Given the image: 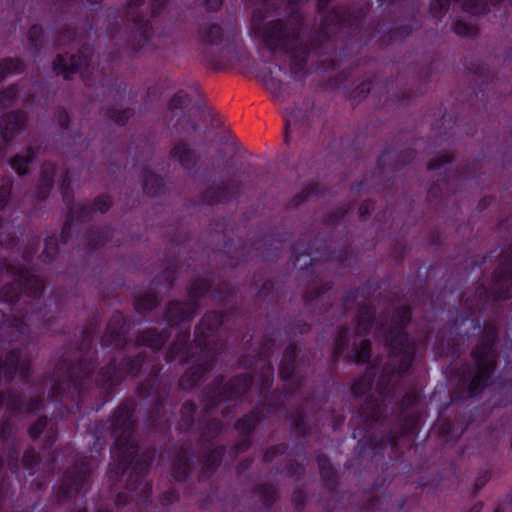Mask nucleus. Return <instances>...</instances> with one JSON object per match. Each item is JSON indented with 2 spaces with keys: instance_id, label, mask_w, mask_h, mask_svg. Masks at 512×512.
<instances>
[{
  "instance_id": "nucleus-1",
  "label": "nucleus",
  "mask_w": 512,
  "mask_h": 512,
  "mask_svg": "<svg viewBox=\"0 0 512 512\" xmlns=\"http://www.w3.org/2000/svg\"><path fill=\"white\" fill-rule=\"evenodd\" d=\"M331 2L316 0L320 24L308 34L303 33L305 22L299 12H294L290 19L266 21L261 10L252 13L250 33L271 56H287L291 74L298 76L306 73L308 62L313 57H331L338 51L345 55L347 51L359 49L373 40L380 49H385L404 41L417 25L415 20L384 29L380 23L366 24L371 1L353 9L346 5L330 7Z\"/></svg>"
},
{
  "instance_id": "nucleus-2",
  "label": "nucleus",
  "mask_w": 512,
  "mask_h": 512,
  "mask_svg": "<svg viewBox=\"0 0 512 512\" xmlns=\"http://www.w3.org/2000/svg\"><path fill=\"white\" fill-rule=\"evenodd\" d=\"M99 328L98 318H91L72 355L65 353L55 365V383L48 391V399L63 405L69 414L100 411L126 378L140 374L147 360L145 350L126 355L120 361L111 358L94 375L99 359L95 345Z\"/></svg>"
},
{
  "instance_id": "nucleus-3",
  "label": "nucleus",
  "mask_w": 512,
  "mask_h": 512,
  "mask_svg": "<svg viewBox=\"0 0 512 512\" xmlns=\"http://www.w3.org/2000/svg\"><path fill=\"white\" fill-rule=\"evenodd\" d=\"M136 406L133 398L124 399L112 416L105 421L96 422L94 426L96 442L108 434L114 440L111 450L113 463L109 465L108 476L115 482H121L129 471L126 490L116 495V506H125L135 499L143 503L151 502L152 484L148 481L147 475L157 451L154 447H148L139 453V445L135 437Z\"/></svg>"
},
{
  "instance_id": "nucleus-4",
  "label": "nucleus",
  "mask_w": 512,
  "mask_h": 512,
  "mask_svg": "<svg viewBox=\"0 0 512 512\" xmlns=\"http://www.w3.org/2000/svg\"><path fill=\"white\" fill-rule=\"evenodd\" d=\"M500 326L499 317H493L481 325L479 318L462 312L451 322V329L456 330L462 338H469L481 329L480 337L470 352L472 365H461L455 372L457 381L451 392V402H464L478 397L493 384L498 365L496 344Z\"/></svg>"
},
{
  "instance_id": "nucleus-5",
  "label": "nucleus",
  "mask_w": 512,
  "mask_h": 512,
  "mask_svg": "<svg viewBox=\"0 0 512 512\" xmlns=\"http://www.w3.org/2000/svg\"><path fill=\"white\" fill-rule=\"evenodd\" d=\"M227 321V314L221 311L206 312L194 329L193 343L188 327L181 329L169 345L165 360L168 363L179 362L182 365L192 364L179 378V387L184 391L194 389L207 373L215 367L223 344L219 339V329Z\"/></svg>"
},
{
  "instance_id": "nucleus-6",
  "label": "nucleus",
  "mask_w": 512,
  "mask_h": 512,
  "mask_svg": "<svg viewBox=\"0 0 512 512\" xmlns=\"http://www.w3.org/2000/svg\"><path fill=\"white\" fill-rule=\"evenodd\" d=\"M7 272L13 280L0 289V300L6 304L14 305L22 297L28 305L20 316L11 317L0 310V338L4 343L12 344L25 340L30 334L29 322L38 321L44 329H50L55 319L54 315L47 313L42 306L41 298L45 283L38 276L22 265L9 264Z\"/></svg>"
},
{
  "instance_id": "nucleus-7",
  "label": "nucleus",
  "mask_w": 512,
  "mask_h": 512,
  "mask_svg": "<svg viewBox=\"0 0 512 512\" xmlns=\"http://www.w3.org/2000/svg\"><path fill=\"white\" fill-rule=\"evenodd\" d=\"M196 37L202 62L213 70L243 61L248 54L236 18H227L221 23H200Z\"/></svg>"
},
{
  "instance_id": "nucleus-8",
  "label": "nucleus",
  "mask_w": 512,
  "mask_h": 512,
  "mask_svg": "<svg viewBox=\"0 0 512 512\" xmlns=\"http://www.w3.org/2000/svg\"><path fill=\"white\" fill-rule=\"evenodd\" d=\"M493 258H498L499 261L492 273L490 288L483 283H478L473 295L463 299V306L467 310L464 313L470 317L477 312L486 311L492 301H506L512 298V241L499 253L493 250L482 256L480 261H474L472 268H482Z\"/></svg>"
},
{
  "instance_id": "nucleus-9",
  "label": "nucleus",
  "mask_w": 512,
  "mask_h": 512,
  "mask_svg": "<svg viewBox=\"0 0 512 512\" xmlns=\"http://www.w3.org/2000/svg\"><path fill=\"white\" fill-rule=\"evenodd\" d=\"M412 318L413 310L409 305L397 306L384 332V342L389 351L388 366L395 377L408 375L415 360L417 344L407 332Z\"/></svg>"
},
{
  "instance_id": "nucleus-10",
  "label": "nucleus",
  "mask_w": 512,
  "mask_h": 512,
  "mask_svg": "<svg viewBox=\"0 0 512 512\" xmlns=\"http://www.w3.org/2000/svg\"><path fill=\"white\" fill-rule=\"evenodd\" d=\"M161 371L160 363L151 365L147 377L138 384L136 393L140 398L150 400L151 407L144 419L145 428L149 432L166 435L171 431L166 401L172 384L161 374Z\"/></svg>"
},
{
  "instance_id": "nucleus-11",
  "label": "nucleus",
  "mask_w": 512,
  "mask_h": 512,
  "mask_svg": "<svg viewBox=\"0 0 512 512\" xmlns=\"http://www.w3.org/2000/svg\"><path fill=\"white\" fill-rule=\"evenodd\" d=\"M167 3L168 0H127L121 18L130 25L128 46L133 54L151 46L154 25Z\"/></svg>"
},
{
  "instance_id": "nucleus-12",
  "label": "nucleus",
  "mask_w": 512,
  "mask_h": 512,
  "mask_svg": "<svg viewBox=\"0 0 512 512\" xmlns=\"http://www.w3.org/2000/svg\"><path fill=\"white\" fill-rule=\"evenodd\" d=\"M297 356L298 346L295 342H290L279 362V378L289 385L288 390L270 391L266 400L259 397L258 401L262 402L260 408L267 414V418L279 411L283 407V399L297 393L304 383L305 376L297 369Z\"/></svg>"
},
{
  "instance_id": "nucleus-13",
  "label": "nucleus",
  "mask_w": 512,
  "mask_h": 512,
  "mask_svg": "<svg viewBox=\"0 0 512 512\" xmlns=\"http://www.w3.org/2000/svg\"><path fill=\"white\" fill-rule=\"evenodd\" d=\"M254 378L249 373H239L225 381L223 375H217L201 391L202 411L208 414L221 404L230 401H241L250 391Z\"/></svg>"
},
{
  "instance_id": "nucleus-14",
  "label": "nucleus",
  "mask_w": 512,
  "mask_h": 512,
  "mask_svg": "<svg viewBox=\"0 0 512 512\" xmlns=\"http://www.w3.org/2000/svg\"><path fill=\"white\" fill-rule=\"evenodd\" d=\"M415 157L416 151L410 146L393 147L382 151L372 174L374 188L392 194L397 185L398 174Z\"/></svg>"
},
{
  "instance_id": "nucleus-15",
  "label": "nucleus",
  "mask_w": 512,
  "mask_h": 512,
  "mask_svg": "<svg viewBox=\"0 0 512 512\" xmlns=\"http://www.w3.org/2000/svg\"><path fill=\"white\" fill-rule=\"evenodd\" d=\"M214 287L213 280L198 278L188 287V299L185 301L172 300L164 311V320L169 325L186 324L190 329L191 320L197 315L199 301L208 295Z\"/></svg>"
},
{
  "instance_id": "nucleus-16",
  "label": "nucleus",
  "mask_w": 512,
  "mask_h": 512,
  "mask_svg": "<svg viewBox=\"0 0 512 512\" xmlns=\"http://www.w3.org/2000/svg\"><path fill=\"white\" fill-rule=\"evenodd\" d=\"M91 474V459L87 456L78 458L65 469L58 483L53 487L56 503L61 505L78 496L89 484Z\"/></svg>"
},
{
  "instance_id": "nucleus-17",
  "label": "nucleus",
  "mask_w": 512,
  "mask_h": 512,
  "mask_svg": "<svg viewBox=\"0 0 512 512\" xmlns=\"http://www.w3.org/2000/svg\"><path fill=\"white\" fill-rule=\"evenodd\" d=\"M421 416L419 413H410L400 418V435L390 434L385 437H368L363 436L355 447V453L360 458L366 456L375 457L382 455L385 448L389 445L392 450H396L399 437L413 436L419 426Z\"/></svg>"
},
{
  "instance_id": "nucleus-18",
  "label": "nucleus",
  "mask_w": 512,
  "mask_h": 512,
  "mask_svg": "<svg viewBox=\"0 0 512 512\" xmlns=\"http://www.w3.org/2000/svg\"><path fill=\"white\" fill-rule=\"evenodd\" d=\"M453 162V156L443 154L431 159L428 163V170L439 172V176L427 191V200L432 202L442 197L444 190H448L450 180L459 182L460 180L470 179L475 176L477 171L476 163H466L459 165L455 173L450 176L447 172L448 165Z\"/></svg>"
},
{
  "instance_id": "nucleus-19",
  "label": "nucleus",
  "mask_w": 512,
  "mask_h": 512,
  "mask_svg": "<svg viewBox=\"0 0 512 512\" xmlns=\"http://www.w3.org/2000/svg\"><path fill=\"white\" fill-rule=\"evenodd\" d=\"M369 289L370 282L366 281L364 284L350 289L341 299V304L345 311H348L350 305L357 302L358 299H363L354 319L356 325L355 334L357 336L369 335L375 325L376 309L369 300Z\"/></svg>"
},
{
  "instance_id": "nucleus-20",
  "label": "nucleus",
  "mask_w": 512,
  "mask_h": 512,
  "mask_svg": "<svg viewBox=\"0 0 512 512\" xmlns=\"http://www.w3.org/2000/svg\"><path fill=\"white\" fill-rule=\"evenodd\" d=\"M328 237H315V239L307 244H302L300 241L291 245V254L294 262H298L301 256H308L309 262L305 264V269L314 265L316 257L326 258L327 260L337 261L344 264L349 256V249L344 248L341 250H331L327 245ZM296 266V263H294Z\"/></svg>"
},
{
  "instance_id": "nucleus-21",
  "label": "nucleus",
  "mask_w": 512,
  "mask_h": 512,
  "mask_svg": "<svg viewBox=\"0 0 512 512\" xmlns=\"http://www.w3.org/2000/svg\"><path fill=\"white\" fill-rule=\"evenodd\" d=\"M5 406L8 418H18L40 412L44 407L43 394H37L27 399L24 392L14 388L0 390V410Z\"/></svg>"
},
{
  "instance_id": "nucleus-22",
  "label": "nucleus",
  "mask_w": 512,
  "mask_h": 512,
  "mask_svg": "<svg viewBox=\"0 0 512 512\" xmlns=\"http://www.w3.org/2000/svg\"><path fill=\"white\" fill-rule=\"evenodd\" d=\"M25 385H31L33 379L32 362L22 357L21 348H12L0 356V386L11 384L15 377Z\"/></svg>"
},
{
  "instance_id": "nucleus-23",
  "label": "nucleus",
  "mask_w": 512,
  "mask_h": 512,
  "mask_svg": "<svg viewBox=\"0 0 512 512\" xmlns=\"http://www.w3.org/2000/svg\"><path fill=\"white\" fill-rule=\"evenodd\" d=\"M314 101L311 97H305L301 106L286 109L284 114V141L287 145L292 140L294 133L304 134L310 127L313 114Z\"/></svg>"
},
{
  "instance_id": "nucleus-24",
  "label": "nucleus",
  "mask_w": 512,
  "mask_h": 512,
  "mask_svg": "<svg viewBox=\"0 0 512 512\" xmlns=\"http://www.w3.org/2000/svg\"><path fill=\"white\" fill-rule=\"evenodd\" d=\"M93 54V46L87 43L82 44L78 52L71 55L69 62L65 55L58 54L53 60V71L57 75H62L65 80H69L72 75L89 70Z\"/></svg>"
},
{
  "instance_id": "nucleus-25",
  "label": "nucleus",
  "mask_w": 512,
  "mask_h": 512,
  "mask_svg": "<svg viewBox=\"0 0 512 512\" xmlns=\"http://www.w3.org/2000/svg\"><path fill=\"white\" fill-rule=\"evenodd\" d=\"M243 195L242 183L236 179H228L217 185L208 186L200 196L207 206L227 205Z\"/></svg>"
},
{
  "instance_id": "nucleus-26",
  "label": "nucleus",
  "mask_w": 512,
  "mask_h": 512,
  "mask_svg": "<svg viewBox=\"0 0 512 512\" xmlns=\"http://www.w3.org/2000/svg\"><path fill=\"white\" fill-rule=\"evenodd\" d=\"M131 321L122 311L113 312L106 329L100 339L103 348L114 346L116 350H123L127 344V334L130 330Z\"/></svg>"
},
{
  "instance_id": "nucleus-27",
  "label": "nucleus",
  "mask_w": 512,
  "mask_h": 512,
  "mask_svg": "<svg viewBox=\"0 0 512 512\" xmlns=\"http://www.w3.org/2000/svg\"><path fill=\"white\" fill-rule=\"evenodd\" d=\"M229 252V258L235 260L234 265L246 263L255 257H259L264 261L274 262L280 257V249L278 246L270 245L267 246L266 242H254V243H246L244 242L239 246L238 249Z\"/></svg>"
},
{
  "instance_id": "nucleus-28",
  "label": "nucleus",
  "mask_w": 512,
  "mask_h": 512,
  "mask_svg": "<svg viewBox=\"0 0 512 512\" xmlns=\"http://www.w3.org/2000/svg\"><path fill=\"white\" fill-rule=\"evenodd\" d=\"M28 124V116L22 109L10 110L0 116V152L21 135Z\"/></svg>"
},
{
  "instance_id": "nucleus-29",
  "label": "nucleus",
  "mask_w": 512,
  "mask_h": 512,
  "mask_svg": "<svg viewBox=\"0 0 512 512\" xmlns=\"http://www.w3.org/2000/svg\"><path fill=\"white\" fill-rule=\"evenodd\" d=\"M195 453L191 442L183 443L175 454L169 469L170 482L186 483L194 470Z\"/></svg>"
},
{
  "instance_id": "nucleus-30",
  "label": "nucleus",
  "mask_w": 512,
  "mask_h": 512,
  "mask_svg": "<svg viewBox=\"0 0 512 512\" xmlns=\"http://www.w3.org/2000/svg\"><path fill=\"white\" fill-rule=\"evenodd\" d=\"M66 206L68 209L66 220L60 232V239L63 244H67L72 238L76 223H88L94 217V207L90 203H82L76 206L73 202V204Z\"/></svg>"
},
{
  "instance_id": "nucleus-31",
  "label": "nucleus",
  "mask_w": 512,
  "mask_h": 512,
  "mask_svg": "<svg viewBox=\"0 0 512 512\" xmlns=\"http://www.w3.org/2000/svg\"><path fill=\"white\" fill-rule=\"evenodd\" d=\"M167 325L169 327L163 328L161 330L156 327H149L140 330L135 336V344L137 346L148 347L154 352H159L165 346L171 336L170 328L175 326L169 325L168 323ZM178 326L180 327L179 331L186 328V324H180Z\"/></svg>"
},
{
  "instance_id": "nucleus-32",
  "label": "nucleus",
  "mask_w": 512,
  "mask_h": 512,
  "mask_svg": "<svg viewBox=\"0 0 512 512\" xmlns=\"http://www.w3.org/2000/svg\"><path fill=\"white\" fill-rule=\"evenodd\" d=\"M28 436L33 442L42 436V449L49 451L57 441L58 429L46 416H40L29 428Z\"/></svg>"
},
{
  "instance_id": "nucleus-33",
  "label": "nucleus",
  "mask_w": 512,
  "mask_h": 512,
  "mask_svg": "<svg viewBox=\"0 0 512 512\" xmlns=\"http://www.w3.org/2000/svg\"><path fill=\"white\" fill-rule=\"evenodd\" d=\"M226 453L224 445H217L208 450L202 449L198 462L200 480L209 479L219 468Z\"/></svg>"
},
{
  "instance_id": "nucleus-34",
  "label": "nucleus",
  "mask_w": 512,
  "mask_h": 512,
  "mask_svg": "<svg viewBox=\"0 0 512 512\" xmlns=\"http://www.w3.org/2000/svg\"><path fill=\"white\" fill-rule=\"evenodd\" d=\"M261 401H257L255 406L247 413L240 416L234 423V429L239 435L251 436L255 429L267 419V414L260 408Z\"/></svg>"
},
{
  "instance_id": "nucleus-35",
  "label": "nucleus",
  "mask_w": 512,
  "mask_h": 512,
  "mask_svg": "<svg viewBox=\"0 0 512 512\" xmlns=\"http://www.w3.org/2000/svg\"><path fill=\"white\" fill-rule=\"evenodd\" d=\"M316 462L323 486L330 493H334L339 485V475L336 468L329 457L322 452L316 453Z\"/></svg>"
},
{
  "instance_id": "nucleus-36",
  "label": "nucleus",
  "mask_w": 512,
  "mask_h": 512,
  "mask_svg": "<svg viewBox=\"0 0 512 512\" xmlns=\"http://www.w3.org/2000/svg\"><path fill=\"white\" fill-rule=\"evenodd\" d=\"M170 156L176 159L181 167L187 172H191L195 168L199 158L197 152L185 141L177 142L171 148Z\"/></svg>"
},
{
  "instance_id": "nucleus-37",
  "label": "nucleus",
  "mask_w": 512,
  "mask_h": 512,
  "mask_svg": "<svg viewBox=\"0 0 512 512\" xmlns=\"http://www.w3.org/2000/svg\"><path fill=\"white\" fill-rule=\"evenodd\" d=\"M359 421H363V429L368 430L380 420V404L373 396H368L359 410Z\"/></svg>"
},
{
  "instance_id": "nucleus-38",
  "label": "nucleus",
  "mask_w": 512,
  "mask_h": 512,
  "mask_svg": "<svg viewBox=\"0 0 512 512\" xmlns=\"http://www.w3.org/2000/svg\"><path fill=\"white\" fill-rule=\"evenodd\" d=\"M38 154L39 149L37 147L28 146L25 154L17 153L12 156L9 160V165L19 176H26L29 174L30 166Z\"/></svg>"
},
{
  "instance_id": "nucleus-39",
  "label": "nucleus",
  "mask_w": 512,
  "mask_h": 512,
  "mask_svg": "<svg viewBox=\"0 0 512 512\" xmlns=\"http://www.w3.org/2000/svg\"><path fill=\"white\" fill-rule=\"evenodd\" d=\"M200 434L198 442L201 445H212L213 442L222 434L224 423L218 418H212L200 425Z\"/></svg>"
},
{
  "instance_id": "nucleus-40",
  "label": "nucleus",
  "mask_w": 512,
  "mask_h": 512,
  "mask_svg": "<svg viewBox=\"0 0 512 512\" xmlns=\"http://www.w3.org/2000/svg\"><path fill=\"white\" fill-rule=\"evenodd\" d=\"M113 233L114 230L107 225L98 228H90L85 232L87 246L91 250L102 247L111 241Z\"/></svg>"
},
{
  "instance_id": "nucleus-41",
  "label": "nucleus",
  "mask_w": 512,
  "mask_h": 512,
  "mask_svg": "<svg viewBox=\"0 0 512 512\" xmlns=\"http://www.w3.org/2000/svg\"><path fill=\"white\" fill-rule=\"evenodd\" d=\"M252 491L258 497L264 512H269L279 498L277 488L271 483L256 484Z\"/></svg>"
},
{
  "instance_id": "nucleus-42",
  "label": "nucleus",
  "mask_w": 512,
  "mask_h": 512,
  "mask_svg": "<svg viewBox=\"0 0 512 512\" xmlns=\"http://www.w3.org/2000/svg\"><path fill=\"white\" fill-rule=\"evenodd\" d=\"M350 343V327L347 324L341 325L333 338L331 361L336 364Z\"/></svg>"
},
{
  "instance_id": "nucleus-43",
  "label": "nucleus",
  "mask_w": 512,
  "mask_h": 512,
  "mask_svg": "<svg viewBox=\"0 0 512 512\" xmlns=\"http://www.w3.org/2000/svg\"><path fill=\"white\" fill-rule=\"evenodd\" d=\"M198 407L192 400L183 402L179 412L178 430L180 433H188L195 426V418Z\"/></svg>"
},
{
  "instance_id": "nucleus-44",
  "label": "nucleus",
  "mask_w": 512,
  "mask_h": 512,
  "mask_svg": "<svg viewBox=\"0 0 512 512\" xmlns=\"http://www.w3.org/2000/svg\"><path fill=\"white\" fill-rule=\"evenodd\" d=\"M253 67L255 68V76L263 82L266 88L274 96H279L285 83L282 80L277 79L270 68L257 69L258 63L256 61H253Z\"/></svg>"
},
{
  "instance_id": "nucleus-45",
  "label": "nucleus",
  "mask_w": 512,
  "mask_h": 512,
  "mask_svg": "<svg viewBox=\"0 0 512 512\" xmlns=\"http://www.w3.org/2000/svg\"><path fill=\"white\" fill-rule=\"evenodd\" d=\"M274 381V367L271 362L264 363L259 371V378L256 388L259 392V397L266 400L273 385Z\"/></svg>"
},
{
  "instance_id": "nucleus-46",
  "label": "nucleus",
  "mask_w": 512,
  "mask_h": 512,
  "mask_svg": "<svg viewBox=\"0 0 512 512\" xmlns=\"http://www.w3.org/2000/svg\"><path fill=\"white\" fill-rule=\"evenodd\" d=\"M143 190L151 197H156L164 193L165 181L160 175L155 174L152 171H147L143 178Z\"/></svg>"
},
{
  "instance_id": "nucleus-47",
  "label": "nucleus",
  "mask_w": 512,
  "mask_h": 512,
  "mask_svg": "<svg viewBox=\"0 0 512 512\" xmlns=\"http://www.w3.org/2000/svg\"><path fill=\"white\" fill-rule=\"evenodd\" d=\"M27 40L32 56L37 58L45 43V32L42 26L39 24H33L28 30Z\"/></svg>"
},
{
  "instance_id": "nucleus-48",
  "label": "nucleus",
  "mask_w": 512,
  "mask_h": 512,
  "mask_svg": "<svg viewBox=\"0 0 512 512\" xmlns=\"http://www.w3.org/2000/svg\"><path fill=\"white\" fill-rule=\"evenodd\" d=\"M25 70L26 64L20 58H4L0 61V82L4 81L9 75L22 74Z\"/></svg>"
},
{
  "instance_id": "nucleus-49",
  "label": "nucleus",
  "mask_w": 512,
  "mask_h": 512,
  "mask_svg": "<svg viewBox=\"0 0 512 512\" xmlns=\"http://www.w3.org/2000/svg\"><path fill=\"white\" fill-rule=\"evenodd\" d=\"M323 191L317 182L308 183L303 189L290 200L289 208H298L305 201L322 195Z\"/></svg>"
},
{
  "instance_id": "nucleus-50",
  "label": "nucleus",
  "mask_w": 512,
  "mask_h": 512,
  "mask_svg": "<svg viewBox=\"0 0 512 512\" xmlns=\"http://www.w3.org/2000/svg\"><path fill=\"white\" fill-rule=\"evenodd\" d=\"M160 303L158 296L154 293H145L133 299V307L139 315H146L153 311Z\"/></svg>"
},
{
  "instance_id": "nucleus-51",
  "label": "nucleus",
  "mask_w": 512,
  "mask_h": 512,
  "mask_svg": "<svg viewBox=\"0 0 512 512\" xmlns=\"http://www.w3.org/2000/svg\"><path fill=\"white\" fill-rule=\"evenodd\" d=\"M467 424L457 425L450 419H443L439 424V433L446 441L456 442L467 429Z\"/></svg>"
},
{
  "instance_id": "nucleus-52",
  "label": "nucleus",
  "mask_w": 512,
  "mask_h": 512,
  "mask_svg": "<svg viewBox=\"0 0 512 512\" xmlns=\"http://www.w3.org/2000/svg\"><path fill=\"white\" fill-rule=\"evenodd\" d=\"M42 461L40 453L32 445H29L23 452L21 464L29 476H34Z\"/></svg>"
},
{
  "instance_id": "nucleus-53",
  "label": "nucleus",
  "mask_w": 512,
  "mask_h": 512,
  "mask_svg": "<svg viewBox=\"0 0 512 512\" xmlns=\"http://www.w3.org/2000/svg\"><path fill=\"white\" fill-rule=\"evenodd\" d=\"M374 384V375L368 372L357 376L351 385V392L353 397L359 398L367 394Z\"/></svg>"
},
{
  "instance_id": "nucleus-54",
  "label": "nucleus",
  "mask_w": 512,
  "mask_h": 512,
  "mask_svg": "<svg viewBox=\"0 0 512 512\" xmlns=\"http://www.w3.org/2000/svg\"><path fill=\"white\" fill-rule=\"evenodd\" d=\"M334 283L332 281L323 282L303 292L302 299L306 307L317 301L321 296L332 290Z\"/></svg>"
},
{
  "instance_id": "nucleus-55",
  "label": "nucleus",
  "mask_w": 512,
  "mask_h": 512,
  "mask_svg": "<svg viewBox=\"0 0 512 512\" xmlns=\"http://www.w3.org/2000/svg\"><path fill=\"white\" fill-rule=\"evenodd\" d=\"M59 242L61 239L56 234H52L45 238L44 249L40 255V259L44 263H51L59 253Z\"/></svg>"
},
{
  "instance_id": "nucleus-56",
  "label": "nucleus",
  "mask_w": 512,
  "mask_h": 512,
  "mask_svg": "<svg viewBox=\"0 0 512 512\" xmlns=\"http://www.w3.org/2000/svg\"><path fill=\"white\" fill-rule=\"evenodd\" d=\"M275 350L276 340L272 336L265 335L259 343L257 356L264 363L271 362L270 358Z\"/></svg>"
},
{
  "instance_id": "nucleus-57",
  "label": "nucleus",
  "mask_w": 512,
  "mask_h": 512,
  "mask_svg": "<svg viewBox=\"0 0 512 512\" xmlns=\"http://www.w3.org/2000/svg\"><path fill=\"white\" fill-rule=\"evenodd\" d=\"M385 506V510H387L389 506V500L383 497V499H379L375 495H367L365 498L364 504L359 507L357 512H382V508Z\"/></svg>"
},
{
  "instance_id": "nucleus-58",
  "label": "nucleus",
  "mask_w": 512,
  "mask_h": 512,
  "mask_svg": "<svg viewBox=\"0 0 512 512\" xmlns=\"http://www.w3.org/2000/svg\"><path fill=\"white\" fill-rule=\"evenodd\" d=\"M214 297L218 302L229 303L235 293L234 286L228 281H220L214 288Z\"/></svg>"
},
{
  "instance_id": "nucleus-59",
  "label": "nucleus",
  "mask_w": 512,
  "mask_h": 512,
  "mask_svg": "<svg viewBox=\"0 0 512 512\" xmlns=\"http://www.w3.org/2000/svg\"><path fill=\"white\" fill-rule=\"evenodd\" d=\"M354 361L356 364H367L372 355V343L369 339L360 341L359 346L354 350Z\"/></svg>"
},
{
  "instance_id": "nucleus-60",
  "label": "nucleus",
  "mask_w": 512,
  "mask_h": 512,
  "mask_svg": "<svg viewBox=\"0 0 512 512\" xmlns=\"http://www.w3.org/2000/svg\"><path fill=\"white\" fill-rule=\"evenodd\" d=\"M352 209L353 207L350 204L336 209L325 218V225L328 227H337L341 225L345 222Z\"/></svg>"
},
{
  "instance_id": "nucleus-61",
  "label": "nucleus",
  "mask_w": 512,
  "mask_h": 512,
  "mask_svg": "<svg viewBox=\"0 0 512 512\" xmlns=\"http://www.w3.org/2000/svg\"><path fill=\"white\" fill-rule=\"evenodd\" d=\"M291 428L298 437L305 438L310 433V425L302 413H296L291 418Z\"/></svg>"
},
{
  "instance_id": "nucleus-62",
  "label": "nucleus",
  "mask_w": 512,
  "mask_h": 512,
  "mask_svg": "<svg viewBox=\"0 0 512 512\" xmlns=\"http://www.w3.org/2000/svg\"><path fill=\"white\" fill-rule=\"evenodd\" d=\"M77 30L74 27H66L58 31L54 36L55 48H60L64 45L72 44L76 41Z\"/></svg>"
},
{
  "instance_id": "nucleus-63",
  "label": "nucleus",
  "mask_w": 512,
  "mask_h": 512,
  "mask_svg": "<svg viewBox=\"0 0 512 512\" xmlns=\"http://www.w3.org/2000/svg\"><path fill=\"white\" fill-rule=\"evenodd\" d=\"M60 193L65 205L73 204L74 200V192L72 189V180L70 177V173L66 170L61 177V182L59 185Z\"/></svg>"
},
{
  "instance_id": "nucleus-64",
  "label": "nucleus",
  "mask_w": 512,
  "mask_h": 512,
  "mask_svg": "<svg viewBox=\"0 0 512 512\" xmlns=\"http://www.w3.org/2000/svg\"><path fill=\"white\" fill-rule=\"evenodd\" d=\"M107 116L115 124L119 126H125L130 118L134 116L133 108H125L122 110L110 108L107 110Z\"/></svg>"
}]
</instances>
